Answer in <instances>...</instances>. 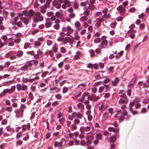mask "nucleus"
I'll use <instances>...</instances> for the list:
<instances>
[{"mask_svg":"<svg viewBox=\"0 0 149 149\" xmlns=\"http://www.w3.org/2000/svg\"><path fill=\"white\" fill-rule=\"evenodd\" d=\"M32 63L30 61L26 63L25 65L20 68V70L22 71H27L31 70L30 68L32 66Z\"/></svg>","mask_w":149,"mask_h":149,"instance_id":"f257e3e1","label":"nucleus"},{"mask_svg":"<svg viewBox=\"0 0 149 149\" xmlns=\"http://www.w3.org/2000/svg\"><path fill=\"white\" fill-rule=\"evenodd\" d=\"M65 141L63 140L61 142H55L54 143V146L56 149H59L65 148L66 146L64 145Z\"/></svg>","mask_w":149,"mask_h":149,"instance_id":"f03ea898","label":"nucleus"},{"mask_svg":"<svg viewBox=\"0 0 149 149\" xmlns=\"http://www.w3.org/2000/svg\"><path fill=\"white\" fill-rule=\"evenodd\" d=\"M118 103L119 104H126L128 102L127 97L125 94H123L120 97Z\"/></svg>","mask_w":149,"mask_h":149,"instance_id":"7ed1b4c3","label":"nucleus"},{"mask_svg":"<svg viewBox=\"0 0 149 149\" xmlns=\"http://www.w3.org/2000/svg\"><path fill=\"white\" fill-rule=\"evenodd\" d=\"M23 13L26 16H28L29 18H31L34 14L33 11L31 10H25L23 11Z\"/></svg>","mask_w":149,"mask_h":149,"instance_id":"20e7f679","label":"nucleus"},{"mask_svg":"<svg viewBox=\"0 0 149 149\" xmlns=\"http://www.w3.org/2000/svg\"><path fill=\"white\" fill-rule=\"evenodd\" d=\"M135 102H134L133 101H132L130 102L129 104V107H130V111L134 115L136 114L137 113V111H134L132 108V107L135 104Z\"/></svg>","mask_w":149,"mask_h":149,"instance_id":"39448f33","label":"nucleus"},{"mask_svg":"<svg viewBox=\"0 0 149 149\" xmlns=\"http://www.w3.org/2000/svg\"><path fill=\"white\" fill-rule=\"evenodd\" d=\"M117 10L122 15H123L125 13V10L122 6L120 5L117 8Z\"/></svg>","mask_w":149,"mask_h":149,"instance_id":"423d86ee","label":"nucleus"},{"mask_svg":"<svg viewBox=\"0 0 149 149\" xmlns=\"http://www.w3.org/2000/svg\"><path fill=\"white\" fill-rule=\"evenodd\" d=\"M14 54L13 52H9L7 54V56L11 60L15 59L16 58V56L15 55H13Z\"/></svg>","mask_w":149,"mask_h":149,"instance_id":"0eeeda50","label":"nucleus"},{"mask_svg":"<svg viewBox=\"0 0 149 149\" xmlns=\"http://www.w3.org/2000/svg\"><path fill=\"white\" fill-rule=\"evenodd\" d=\"M87 67L91 68V69H97L99 68L98 65L97 63L94 64H89L88 65Z\"/></svg>","mask_w":149,"mask_h":149,"instance_id":"6e6552de","label":"nucleus"},{"mask_svg":"<svg viewBox=\"0 0 149 149\" xmlns=\"http://www.w3.org/2000/svg\"><path fill=\"white\" fill-rule=\"evenodd\" d=\"M135 31L134 30H130L128 31L129 33L127 36V37H130L131 38H133L135 37L134 33Z\"/></svg>","mask_w":149,"mask_h":149,"instance_id":"1a4fd4ad","label":"nucleus"},{"mask_svg":"<svg viewBox=\"0 0 149 149\" xmlns=\"http://www.w3.org/2000/svg\"><path fill=\"white\" fill-rule=\"evenodd\" d=\"M30 127V125L29 123H27L26 125H23L22 126V132L25 131L26 130H29Z\"/></svg>","mask_w":149,"mask_h":149,"instance_id":"9d476101","label":"nucleus"},{"mask_svg":"<svg viewBox=\"0 0 149 149\" xmlns=\"http://www.w3.org/2000/svg\"><path fill=\"white\" fill-rule=\"evenodd\" d=\"M43 20V17L42 16L39 17H35L33 18V21L36 23L38 22L39 21H42Z\"/></svg>","mask_w":149,"mask_h":149,"instance_id":"9b49d317","label":"nucleus"},{"mask_svg":"<svg viewBox=\"0 0 149 149\" xmlns=\"http://www.w3.org/2000/svg\"><path fill=\"white\" fill-rule=\"evenodd\" d=\"M52 23V22L50 21V19L47 18L46 20L45 26L46 28L50 27Z\"/></svg>","mask_w":149,"mask_h":149,"instance_id":"f8f14e48","label":"nucleus"},{"mask_svg":"<svg viewBox=\"0 0 149 149\" xmlns=\"http://www.w3.org/2000/svg\"><path fill=\"white\" fill-rule=\"evenodd\" d=\"M83 55L82 54L80 51H77L76 53V55L74 56L73 59L77 60L79 59L80 56Z\"/></svg>","mask_w":149,"mask_h":149,"instance_id":"ddd939ff","label":"nucleus"},{"mask_svg":"<svg viewBox=\"0 0 149 149\" xmlns=\"http://www.w3.org/2000/svg\"><path fill=\"white\" fill-rule=\"evenodd\" d=\"M14 112L16 114V117L17 118L22 117L23 116V113H21L18 109H15Z\"/></svg>","mask_w":149,"mask_h":149,"instance_id":"4468645a","label":"nucleus"},{"mask_svg":"<svg viewBox=\"0 0 149 149\" xmlns=\"http://www.w3.org/2000/svg\"><path fill=\"white\" fill-rule=\"evenodd\" d=\"M107 37L105 36H103L101 37V42L102 44L105 46H106L108 43V41L106 40Z\"/></svg>","mask_w":149,"mask_h":149,"instance_id":"2eb2a0df","label":"nucleus"},{"mask_svg":"<svg viewBox=\"0 0 149 149\" xmlns=\"http://www.w3.org/2000/svg\"><path fill=\"white\" fill-rule=\"evenodd\" d=\"M8 93L9 94L11 93L9 89L7 88L3 90V92L0 94V97H1L3 96H5L6 95V94Z\"/></svg>","mask_w":149,"mask_h":149,"instance_id":"dca6fc26","label":"nucleus"},{"mask_svg":"<svg viewBox=\"0 0 149 149\" xmlns=\"http://www.w3.org/2000/svg\"><path fill=\"white\" fill-rule=\"evenodd\" d=\"M60 89L56 87L52 88L50 89V91L51 93L59 92L60 91Z\"/></svg>","mask_w":149,"mask_h":149,"instance_id":"f3484780","label":"nucleus"},{"mask_svg":"<svg viewBox=\"0 0 149 149\" xmlns=\"http://www.w3.org/2000/svg\"><path fill=\"white\" fill-rule=\"evenodd\" d=\"M97 23L96 25L97 27H100V23L102 22L103 19L101 18H97L96 20Z\"/></svg>","mask_w":149,"mask_h":149,"instance_id":"a211bd4d","label":"nucleus"},{"mask_svg":"<svg viewBox=\"0 0 149 149\" xmlns=\"http://www.w3.org/2000/svg\"><path fill=\"white\" fill-rule=\"evenodd\" d=\"M75 27L78 30L81 29L82 28L80 23L79 21H77L75 23Z\"/></svg>","mask_w":149,"mask_h":149,"instance_id":"6ab92c4d","label":"nucleus"},{"mask_svg":"<svg viewBox=\"0 0 149 149\" xmlns=\"http://www.w3.org/2000/svg\"><path fill=\"white\" fill-rule=\"evenodd\" d=\"M72 39L70 37H66L65 38V41L64 43L65 44L66 42L71 43L72 42Z\"/></svg>","mask_w":149,"mask_h":149,"instance_id":"aec40b11","label":"nucleus"},{"mask_svg":"<svg viewBox=\"0 0 149 149\" xmlns=\"http://www.w3.org/2000/svg\"><path fill=\"white\" fill-rule=\"evenodd\" d=\"M89 102L88 100H86L84 102V104L86 105V108L88 110H90L91 108V106L89 104Z\"/></svg>","mask_w":149,"mask_h":149,"instance_id":"412c9836","label":"nucleus"},{"mask_svg":"<svg viewBox=\"0 0 149 149\" xmlns=\"http://www.w3.org/2000/svg\"><path fill=\"white\" fill-rule=\"evenodd\" d=\"M58 51V45L56 44H55L52 46V51L54 53H56Z\"/></svg>","mask_w":149,"mask_h":149,"instance_id":"4be33fe9","label":"nucleus"},{"mask_svg":"<svg viewBox=\"0 0 149 149\" xmlns=\"http://www.w3.org/2000/svg\"><path fill=\"white\" fill-rule=\"evenodd\" d=\"M107 107L106 104L105 102L102 103L101 106L99 107V109L101 110H103L106 109Z\"/></svg>","mask_w":149,"mask_h":149,"instance_id":"5701e85b","label":"nucleus"},{"mask_svg":"<svg viewBox=\"0 0 149 149\" xmlns=\"http://www.w3.org/2000/svg\"><path fill=\"white\" fill-rule=\"evenodd\" d=\"M119 81V79L118 78H116L113 81H112V85L114 86H116L117 85Z\"/></svg>","mask_w":149,"mask_h":149,"instance_id":"b1692460","label":"nucleus"},{"mask_svg":"<svg viewBox=\"0 0 149 149\" xmlns=\"http://www.w3.org/2000/svg\"><path fill=\"white\" fill-rule=\"evenodd\" d=\"M22 22L25 24H28L29 22V19L26 17H23L22 19Z\"/></svg>","mask_w":149,"mask_h":149,"instance_id":"393cba45","label":"nucleus"},{"mask_svg":"<svg viewBox=\"0 0 149 149\" xmlns=\"http://www.w3.org/2000/svg\"><path fill=\"white\" fill-rule=\"evenodd\" d=\"M53 4L55 6V7L58 9L60 8H61V4L60 3H58L56 1H54L53 2Z\"/></svg>","mask_w":149,"mask_h":149,"instance_id":"a878e982","label":"nucleus"},{"mask_svg":"<svg viewBox=\"0 0 149 149\" xmlns=\"http://www.w3.org/2000/svg\"><path fill=\"white\" fill-rule=\"evenodd\" d=\"M121 115V110H120L117 111V114L115 115L114 117L115 118H118Z\"/></svg>","mask_w":149,"mask_h":149,"instance_id":"bb28decb","label":"nucleus"},{"mask_svg":"<svg viewBox=\"0 0 149 149\" xmlns=\"http://www.w3.org/2000/svg\"><path fill=\"white\" fill-rule=\"evenodd\" d=\"M41 44V43L39 41H36L34 42V47L35 48L38 47Z\"/></svg>","mask_w":149,"mask_h":149,"instance_id":"cd10ccee","label":"nucleus"},{"mask_svg":"<svg viewBox=\"0 0 149 149\" xmlns=\"http://www.w3.org/2000/svg\"><path fill=\"white\" fill-rule=\"evenodd\" d=\"M13 81H9L7 82H5L3 83V86H8L13 84Z\"/></svg>","mask_w":149,"mask_h":149,"instance_id":"c85d7f7f","label":"nucleus"},{"mask_svg":"<svg viewBox=\"0 0 149 149\" xmlns=\"http://www.w3.org/2000/svg\"><path fill=\"white\" fill-rule=\"evenodd\" d=\"M134 102L136 103L135 104V107L136 108L138 109L141 106V104L139 102V101H138V100H134Z\"/></svg>","mask_w":149,"mask_h":149,"instance_id":"c756f323","label":"nucleus"},{"mask_svg":"<svg viewBox=\"0 0 149 149\" xmlns=\"http://www.w3.org/2000/svg\"><path fill=\"white\" fill-rule=\"evenodd\" d=\"M46 7L45 6H42L40 7V11L42 13H44L45 12L46 9Z\"/></svg>","mask_w":149,"mask_h":149,"instance_id":"7c9ffc66","label":"nucleus"},{"mask_svg":"<svg viewBox=\"0 0 149 149\" xmlns=\"http://www.w3.org/2000/svg\"><path fill=\"white\" fill-rule=\"evenodd\" d=\"M123 53V52L121 51L119 52L118 54L115 56V58L116 59H118L120 56H121Z\"/></svg>","mask_w":149,"mask_h":149,"instance_id":"2f4dec72","label":"nucleus"},{"mask_svg":"<svg viewBox=\"0 0 149 149\" xmlns=\"http://www.w3.org/2000/svg\"><path fill=\"white\" fill-rule=\"evenodd\" d=\"M26 108V106L25 105L22 104V106L21 107L19 108V110L21 112V113H23V112L24 110Z\"/></svg>","mask_w":149,"mask_h":149,"instance_id":"473e14b6","label":"nucleus"},{"mask_svg":"<svg viewBox=\"0 0 149 149\" xmlns=\"http://www.w3.org/2000/svg\"><path fill=\"white\" fill-rule=\"evenodd\" d=\"M85 95H83L82 97L80 99L78 100V101L79 102H82L84 101V100L85 99V96H87L88 95V93H85Z\"/></svg>","mask_w":149,"mask_h":149,"instance_id":"72a5a7b5","label":"nucleus"},{"mask_svg":"<svg viewBox=\"0 0 149 149\" xmlns=\"http://www.w3.org/2000/svg\"><path fill=\"white\" fill-rule=\"evenodd\" d=\"M66 29L67 31H69L71 33H72L73 32V30L71 28V26H67Z\"/></svg>","mask_w":149,"mask_h":149,"instance_id":"f704fd0d","label":"nucleus"},{"mask_svg":"<svg viewBox=\"0 0 149 149\" xmlns=\"http://www.w3.org/2000/svg\"><path fill=\"white\" fill-rule=\"evenodd\" d=\"M6 129L7 131L11 132L12 133L15 130L14 129L12 128H11L10 126H8L6 127Z\"/></svg>","mask_w":149,"mask_h":149,"instance_id":"c9c22d12","label":"nucleus"},{"mask_svg":"<svg viewBox=\"0 0 149 149\" xmlns=\"http://www.w3.org/2000/svg\"><path fill=\"white\" fill-rule=\"evenodd\" d=\"M109 130L110 131H113L114 132H117L118 131V129H115L113 127H109Z\"/></svg>","mask_w":149,"mask_h":149,"instance_id":"e433bc0d","label":"nucleus"},{"mask_svg":"<svg viewBox=\"0 0 149 149\" xmlns=\"http://www.w3.org/2000/svg\"><path fill=\"white\" fill-rule=\"evenodd\" d=\"M89 53L90 54V56L91 57H93L95 55L94 51L93 49L90 50L89 51Z\"/></svg>","mask_w":149,"mask_h":149,"instance_id":"4c0bfd02","label":"nucleus"},{"mask_svg":"<svg viewBox=\"0 0 149 149\" xmlns=\"http://www.w3.org/2000/svg\"><path fill=\"white\" fill-rule=\"evenodd\" d=\"M16 8L20 9L21 8V4L19 3H16L15 4Z\"/></svg>","mask_w":149,"mask_h":149,"instance_id":"58836bf2","label":"nucleus"},{"mask_svg":"<svg viewBox=\"0 0 149 149\" xmlns=\"http://www.w3.org/2000/svg\"><path fill=\"white\" fill-rule=\"evenodd\" d=\"M74 39L75 40H78L80 38V36L79 35L77 32H75L74 33Z\"/></svg>","mask_w":149,"mask_h":149,"instance_id":"ea45409f","label":"nucleus"},{"mask_svg":"<svg viewBox=\"0 0 149 149\" xmlns=\"http://www.w3.org/2000/svg\"><path fill=\"white\" fill-rule=\"evenodd\" d=\"M101 41V37L100 38H97L94 39V41L95 43H97L100 42Z\"/></svg>","mask_w":149,"mask_h":149,"instance_id":"a19ab883","label":"nucleus"},{"mask_svg":"<svg viewBox=\"0 0 149 149\" xmlns=\"http://www.w3.org/2000/svg\"><path fill=\"white\" fill-rule=\"evenodd\" d=\"M23 53L21 51H18L17 53V55L18 56L21 57L23 55Z\"/></svg>","mask_w":149,"mask_h":149,"instance_id":"79ce46f5","label":"nucleus"},{"mask_svg":"<svg viewBox=\"0 0 149 149\" xmlns=\"http://www.w3.org/2000/svg\"><path fill=\"white\" fill-rule=\"evenodd\" d=\"M62 116V114L60 112L58 114H57V117L59 119V121L61 122V121L63 119H60V118Z\"/></svg>","mask_w":149,"mask_h":149,"instance_id":"37998d69","label":"nucleus"},{"mask_svg":"<svg viewBox=\"0 0 149 149\" xmlns=\"http://www.w3.org/2000/svg\"><path fill=\"white\" fill-rule=\"evenodd\" d=\"M55 15L58 18H60L62 16V14H61L60 13L58 12H56L55 13Z\"/></svg>","mask_w":149,"mask_h":149,"instance_id":"c03bdc74","label":"nucleus"},{"mask_svg":"<svg viewBox=\"0 0 149 149\" xmlns=\"http://www.w3.org/2000/svg\"><path fill=\"white\" fill-rule=\"evenodd\" d=\"M16 87L17 90L20 91L21 90L22 86L20 84H17L16 85Z\"/></svg>","mask_w":149,"mask_h":149,"instance_id":"a18cd8bd","label":"nucleus"},{"mask_svg":"<svg viewBox=\"0 0 149 149\" xmlns=\"http://www.w3.org/2000/svg\"><path fill=\"white\" fill-rule=\"evenodd\" d=\"M16 86H12L11 88L9 89L10 91L11 92V93H12L15 90Z\"/></svg>","mask_w":149,"mask_h":149,"instance_id":"49530a36","label":"nucleus"},{"mask_svg":"<svg viewBox=\"0 0 149 149\" xmlns=\"http://www.w3.org/2000/svg\"><path fill=\"white\" fill-rule=\"evenodd\" d=\"M87 17L86 16H83L81 17L80 19V21H84L87 19Z\"/></svg>","mask_w":149,"mask_h":149,"instance_id":"de8ad7c7","label":"nucleus"},{"mask_svg":"<svg viewBox=\"0 0 149 149\" xmlns=\"http://www.w3.org/2000/svg\"><path fill=\"white\" fill-rule=\"evenodd\" d=\"M68 90V88L66 87H64L63 88V93H65L67 92Z\"/></svg>","mask_w":149,"mask_h":149,"instance_id":"09e8293b","label":"nucleus"},{"mask_svg":"<svg viewBox=\"0 0 149 149\" xmlns=\"http://www.w3.org/2000/svg\"><path fill=\"white\" fill-rule=\"evenodd\" d=\"M116 137L115 136L111 137L110 138V142L113 143L116 140Z\"/></svg>","mask_w":149,"mask_h":149,"instance_id":"8fccbe9b","label":"nucleus"},{"mask_svg":"<svg viewBox=\"0 0 149 149\" xmlns=\"http://www.w3.org/2000/svg\"><path fill=\"white\" fill-rule=\"evenodd\" d=\"M5 109L6 111L10 112H11L12 110V108L10 106L6 107Z\"/></svg>","mask_w":149,"mask_h":149,"instance_id":"3c124183","label":"nucleus"},{"mask_svg":"<svg viewBox=\"0 0 149 149\" xmlns=\"http://www.w3.org/2000/svg\"><path fill=\"white\" fill-rule=\"evenodd\" d=\"M10 64V61H7L4 64V67L6 68H8Z\"/></svg>","mask_w":149,"mask_h":149,"instance_id":"603ef678","label":"nucleus"},{"mask_svg":"<svg viewBox=\"0 0 149 149\" xmlns=\"http://www.w3.org/2000/svg\"><path fill=\"white\" fill-rule=\"evenodd\" d=\"M102 137V135L100 134H97L96 135V139L98 140H100Z\"/></svg>","mask_w":149,"mask_h":149,"instance_id":"864d4df0","label":"nucleus"},{"mask_svg":"<svg viewBox=\"0 0 149 149\" xmlns=\"http://www.w3.org/2000/svg\"><path fill=\"white\" fill-rule=\"evenodd\" d=\"M55 97L58 99L60 100L62 98V96L59 94H58L55 95Z\"/></svg>","mask_w":149,"mask_h":149,"instance_id":"5fc2aeb1","label":"nucleus"},{"mask_svg":"<svg viewBox=\"0 0 149 149\" xmlns=\"http://www.w3.org/2000/svg\"><path fill=\"white\" fill-rule=\"evenodd\" d=\"M88 141H87V143L88 145H89L91 143V140L93 139V137L92 136H91L88 139Z\"/></svg>","mask_w":149,"mask_h":149,"instance_id":"6e6d98bb","label":"nucleus"},{"mask_svg":"<svg viewBox=\"0 0 149 149\" xmlns=\"http://www.w3.org/2000/svg\"><path fill=\"white\" fill-rule=\"evenodd\" d=\"M64 2L65 4L66 5L68 6H69L71 5V3L69 1H68L67 0H65Z\"/></svg>","mask_w":149,"mask_h":149,"instance_id":"4d7b16f0","label":"nucleus"},{"mask_svg":"<svg viewBox=\"0 0 149 149\" xmlns=\"http://www.w3.org/2000/svg\"><path fill=\"white\" fill-rule=\"evenodd\" d=\"M46 14L48 17H49L52 16L54 15V13L52 11H50L47 12Z\"/></svg>","mask_w":149,"mask_h":149,"instance_id":"13d9d810","label":"nucleus"},{"mask_svg":"<svg viewBox=\"0 0 149 149\" xmlns=\"http://www.w3.org/2000/svg\"><path fill=\"white\" fill-rule=\"evenodd\" d=\"M7 36H7V34H6L5 35H3L1 36V38L3 40H4V42H5V41L7 39V38H8Z\"/></svg>","mask_w":149,"mask_h":149,"instance_id":"bf43d9fd","label":"nucleus"},{"mask_svg":"<svg viewBox=\"0 0 149 149\" xmlns=\"http://www.w3.org/2000/svg\"><path fill=\"white\" fill-rule=\"evenodd\" d=\"M22 136V133L21 132L18 133L17 134L16 138L17 139H18L20 138Z\"/></svg>","mask_w":149,"mask_h":149,"instance_id":"052dcab7","label":"nucleus"},{"mask_svg":"<svg viewBox=\"0 0 149 149\" xmlns=\"http://www.w3.org/2000/svg\"><path fill=\"white\" fill-rule=\"evenodd\" d=\"M60 52L62 53H65L66 52V49L64 47H62L60 49Z\"/></svg>","mask_w":149,"mask_h":149,"instance_id":"680f3d73","label":"nucleus"},{"mask_svg":"<svg viewBox=\"0 0 149 149\" xmlns=\"http://www.w3.org/2000/svg\"><path fill=\"white\" fill-rule=\"evenodd\" d=\"M116 22H114L110 24V26L111 27L114 28L116 26Z\"/></svg>","mask_w":149,"mask_h":149,"instance_id":"e2e57ef3","label":"nucleus"},{"mask_svg":"<svg viewBox=\"0 0 149 149\" xmlns=\"http://www.w3.org/2000/svg\"><path fill=\"white\" fill-rule=\"evenodd\" d=\"M30 45L29 43H26L24 45V48L25 49H26L29 47Z\"/></svg>","mask_w":149,"mask_h":149,"instance_id":"0e129e2a","label":"nucleus"},{"mask_svg":"<svg viewBox=\"0 0 149 149\" xmlns=\"http://www.w3.org/2000/svg\"><path fill=\"white\" fill-rule=\"evenodd\" d=\"M60 26L58 24H56L54 26V28L57 30H58Z\"/></svg>","mask_w":149,"mask_h":149,"instance_id":"69168bd1","label":"nucleus"},{"mask_svg":"<svg viewBox=\"0 0 149 149\" xmlns=\"http://www.w3.org/2000/svg\"><path fill=\"white\" fill-rule=\"evenodd\" d=\"M21 41V39L20 38H17L16 39H15L14 40V42L16 43H18L20 42Z\"/></svg>","mask_w":149,"mask_h":149,"instance_id":"338daca9","label":"nucleus"},{"mask_svg":"<svg viewBox=\"0 0 149 149\" xmlns=\"http://www.w3.org/2000/svg\"><path fill=\"white\" fill-rule=\"evenodd\" d=\"M22 89L24 91H25L28 89L27 86L26 85H24L22 86Z\"/></svg>","mask_w":149,"mask_h":149,"instance_id":"774afa93","label":"nucleus"}]
</instances>
